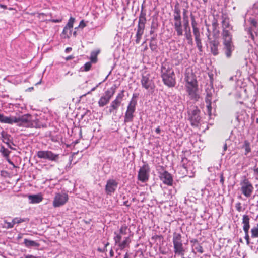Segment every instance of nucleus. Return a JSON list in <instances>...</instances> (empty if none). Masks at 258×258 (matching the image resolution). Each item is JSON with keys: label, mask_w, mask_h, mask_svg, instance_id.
I'll return each mask as SVG.
<instances>
[{"label": "nucleus", "mask_w": 258, "mask_h": 258, "mask_svg": "<svg viewBox=\"0 0 258 258\" xmlns=\"http://www.w3.org/2000/svg\"><path fill=\"white\" fill-rule=\"evenodd\" d=\"M68 197L66 194L58 193L56 194L54 198L53 206L54 207H58L63 205L68 201Z\"/></svg>", "instance_id": "11"}, {"label": "nucleus", "mask_w": 258, "mask_h": 258, "mask_svg": "<svg viewBox=\"0 0 258 258\" xmlns=\"http://www.w3.org/2000/svg\"><path fill=\"white\" fill-rule=\"evenodd\" d=\"M161 74L164 84L169 87H173L175 85V74L171 64L167 62L162 63Z\"/></svg>", "instance_id": "2"}, {"label": "nucleus", "mask_w": 258, "mask_h": 258, "mask_svg": "<svg viewBox=\"0 0 258 258\" xmlns=\"http://www.w3.org/2000/svg\"><path fill=\"white\" fill-rule=\"evenodd\" d=\"M219 45V42L216 39L209 41L211 52L214 55H217L218 54V47Z\"/></svg>", "instance_id": "15"}, {"label": "nucleus", "mask_w": 258, "mask_h": 258, "mask_svg": "<svg viewBox=\"0 0 258 258\" xmlns=\"http://www.w3.org/2000/svg\"><path fill=\"white\" fill-rule=\"evenodd\" d=\"M183 25L184 27L185 31H187V30H189V23L187 19L184 20V23Z\"/></svg>", "instance_id": "49"}, {"label": "nucleus", "mask_w": 258, "mask_h": 258, "mask_svg": "<svg viewBox=\"0 0 258 258\" xmlns=\"http://www.w3.org/2000/svg\"><path fill=\"white\" fill-rule=\"evenodd\" d=\"M0 152L4 157H8L10 151H9L7 149L5 148L4 146H1L0 147Z\"/></svg>", "instance_id": "34"}, {"label": "nucleus", "mask_w": 258, "mask_h": 258, "mask_svg": "<svg viewBox=\"0 0 258 258\" xmlns=\"http://www.w3.org/2000/svg\"><path fill=\"white\" fill-rule=\"evenodd\" d=\"M245 233V237L244 238L246 241L247 244H249L250 243L249 241V236L248 234L249 231H244Z\"/></svg>", "instance_id": "48"}, {"label": "nucleus", "mask_w": 258, "mask_h": 258, "mask_svg": "<svg viewBox=\"0 0 258 258\" xmlns=\"http://www.w3.org/2000/svg\"><path fill=\"white\" fill-rule=\"evenodd\" d=\"M137 101L132 99L127 107V110L124 116V122H131L134 117V113L135 111Z\"/></svg>", "instance_id": "7"}, {"label": "nucleus", "mask_w": 258, "mask_h": 258, "mask_svg": "<svg viewBox=\"0 0 258 258\" xmlns=\"http://www.w3.org/2000/svg\"><path fill=\"white\" fill-rule=\"evenodd\" d=\"M192 246L195 247V249L197 250V252L200 253H203L204 252L203 247L199 243L193 244Z\"/></svg>", "instance_id": "37"}, {"label": "nucleus", "mask_w": 258, "mask_h": 258, "mask_svg": "<svg viewBox=\"0 0 258 258\" xmlns=\"http://www.w3.org/2000/svg\"><path fill=\"white\" fill-rule=\"evenodd\" d=\"M116 88V85H114L105 92L104 95L101 96L98 101V105L100 107H103L109 103L114 94Z\"/></svg>", "instance_id": "6"}, {"label": "nucleus", "mask_w": 258, "mask_h": 258, "mask_svg": "<svg viewBox=\"0 0 258 258\" xmlns=\"http://www.w3.org/2000/svg\"><path fill=\"white\" fill-rule=\"evenodd\" d=\"M218 24L216 21H214L213 22L212 28H213V30L214 32H215L216 30V29L218 27Z\"/></svg>", "instance_id": "51"}, {"label": "nucleus", "mask_w": 258, "mask_h": 258, "mask_svg": "<svg viewBox=\"0 0 258 258\" xmlns=\"http://www.w3.org/2000/svg\"><path fill=\"white\" fill-rule=\"evenodd\" d=\"M174 27L182 26L181 20L174 22Z\"/></svg>", "instance_id": "54"}, {"label": "nucleus", "mask_w": 258, "mask_h": 258, "mask_svg": "<svg viewBox=\"0 0 258 258\" xmlns=\"http://www.w3.org/2000/svg\"><path fill=\"white\" fill-rule=\"evenodd\" d=\"M186 12H187V10L185 9H184L183 12L184 20L187 19V17L186 16Z\"/></svg>", "instance_id": "57"}, {"label": "nucleus", "mask_w": 258, "mask_h": 258, "mask_svg": "<svg viewBox=\"0 0 258 258\" xmlns=\"http://www.w3.org/2000/svg\"><path fill=\"white\" fill-rule=\"evenodd\" d=\"M174 17V21H179L181 20V17Z\"/></svg>", "instance_id": "59"}, {"label": "nucleus", "mask_w": 258, "mask_h": 258, "mask_svg": "<svg viewBox=\"0 0 258 258\" xmlns=\"http://www.w3.org/2000/svg\"><path fill=\"white\" fill-rule=\"evenodd\" d=\"M249 217L248 215H244L242 217L243 229L244 231H249L250 228Z\"/></svg>", "instance_id": "18"}, {"label": "nucleus", "mask_w": 258, "mask_h": 258, "mask_svg": "<svg viewBox=\"0 0 258 258\" xmlns=\"http://www.w3.org/2000/svg\"><path fill=\"white\" fill-rule=\"evenodd\" d=\"M253 172L255 179L258 181V167L254 168Z\"/></svg>", "instance_id": "50"}, {"label": "nucleus", "mask_w": 258, "mask_h": 258, "mask_svg": "<svg viewBox=\"0 0 258 258\" xmlns=\"http://www.w3.org/2000/svg\"><path fill=\"white\" fill-rule=\"evenodd\" d=\"M30 203L37 204L42 201L43 198L40 195H30L28 196Z\"/></svg>", "instance_id": "17"}, {"label": "nucleus", "mask_w": 258, "mask_h": 258, "mask_svg": "<svg viewBox=\"0 0 258 258\" xmlns=\"http://www.w3.org/2000/svg\"><path fill=\"white\" fill-rule=\"evenodd\" d=\"M241 191L246 197H250L253 192L254 188L252 184L245 176L242 178L240 182Z\"/></svg>", "instance_id": "5"}, {"label": "nucleus", "mask_w": 258, "mask_h": 258, "mask_svg": "<svg viewBox=\"0 0 258 258\" xmlns=\"http://www.w3.org/2000/svg\"><path fill=\"white\" fill-rule=\"evenodd\" d=\"M191 21V26L192 29L197 28V23L196 22L195 17L192 14L190 15Z\"/></svg>", "instance_id": "42"}, {"label": "nucleus", "mask_w": 258, "mask_h": 258, "mask_svg": "<svg viewBox=\"0 0 258 258\" xmlns=\"http://www.w3.org/2000/svg\"><path fill=\"white\" fill-rule=\"evenodd\" d=\"M70 29H71L70 28H69V27L67 28V26H66L63 30V32H62L63 34H65V35H67L68 37H69V35H68V31H69L70 32Z\"/></svg>", "instance_id": "53"}, {"label": "nucleus", "mask_w": 258, "mask_h": 258, "mask_svg": "<svg viewBox=\"0 0 258 258\" xmlns=\"http://www.w3.org/2000/svg\"><path fill=\"white\" fill-rule=\"evenodd\" d=\"M38 158L56 161L59 157L58 154H55L50 151H39L37 153Z\"/></svg>", "instance_id": "9"}, {"label": "nucleus", "mask_w": 258, "mask_h": 258, "mask_svg": "<svg viewBox=\"0 0 258 258\" xmlns=\"http://www.w3.org/2000/svg\"><path fill=\"white\" fill-rule=\"evenodd\" d=\"M181 17L180 9L179 7V4L177 3L174 6L173 17Z\"/></svg>", "instance_id": "28"}, {"label": "nucleus", "mask_w": 258, "mask_h": 258, "mask_svg": "<svg viewBox=\"0 0 258 258\" xmlns=\"http://www.w3.org/2000/svg\"><path fill=\"white\" fill-rule=\"evenodd\" d=\"M25 258H38L32 255H27L25 256Z\"/></svg>", "instance_id": "62"}, {"label": "nucleus", "mask_w": 258, "mask_h": 258, "mask_svg": "<svg viewBox=\"0 0 258 258\" xmlns=\"http://www.w3.org/2000/svg\"><path fill=\"white\" fill-rule=\"evenodd\" d=\"M222 39L223 40V50L227 58L231 56L232 52L234 49V46L232 42V35L229 32L228 28L232 29L230 27L229 21L224 19L222 21Z\"/></svg>", "instance_id": "1"}, {"label": "nucleus", "mask_w": 258, "mask_h": 258, "mask_svg": "<svg viewBox=\"0 0 258 258\" xmlns=\"http://www.w3.org/2000/svg\"><path fill=\"white\" fill-rule=\"evenodd\" d=\"M235 207L238 212H241L242 211V207L240 202H238L236 204Z\"/></svg>", "instance_id": "52"}, {"label": "nucleus", "mask_w": 258, "mask_h": 258, "mask_svg": "<svg viewBox=\"0 0 258 258\" xmlns=\"http://www.w3.org/2000/svg\"><path fill=\"white\" fill-rule=\"evenodd\" d=\"M131 241L129 237H125L122 242H120L118 244V246L121 250H122L126 247L129 246Z\"/></svg>", "instance_id": "24"}, {"label": "nucleus", "mask_w": 258, "mask_h": 258, "mask_svg": "<svg viewBox=\"0 0 258 258\" xmlns=\"http://www.w3.org/2000/svg\"><path fill=\"white\" fill-rule=\"evenodd\" d=\"M251 237L252 238H257L258 237V224L256 226H254L251 229Z\"/></svg>", "instance_id": "30"}, {"label": "nucleus", "mask_w": 258, "mask_h": 258, "mask_svg": "<svg viewBox=\"0 0 258 258\" xmlns=\"http://www.w3.org/2000/svg\"><path fill=\"white\" fill-rule=\"evenodd\" d=\"M118 186V182L114 179H109L105 186V191L107 195L113 194Z\"/></svg>", "instance_id": "12"}, {"label": "nucleus", "mask_w": 258, "mask_h": 258, "mask_svg": "<svg viewBox=\"0 0 258 258\" xmlns=\"http://www.w3.org/2000/svg\"><path fill=\"white\" fill-rule=\"evenodd\" d=\"M160 178L164 184L172 185L173 179L171 174L167 171H164L163 173H161Z\"/></svg>", "instance_id": "14"}, {"label": "nucleus", "mask_w": 258, "mask_h": 258, "mask_svg": "<svg viewBox=\"0 0 258 258\" xmlns=\"http://www.w3.org/2000/svg\"><path fill=\"white\" fill-rule=\"evenodd\" d=\"M198 89L196 90H192L188 93V96L190 99L193 100L195 101H197L200 98L199 95L197 93Z\"/></svg>", "instance_id": "26"}, {"label": "nucleus", "mask_w": 258, "mask_h": 258, "mask_svg": "<svg viewBox=\"0 0 258 258\" xmlns=\"http://www.w3.org/2000/svg\"><path fill=\"white\" fill-rule=\"evenodd\" d=\"M1 135L3 138V142L7 144H9L10 141L9 137L10 136L4 131L2 132Z\"/></svg>", "instance_id": "31"}, {"label": "nucleus", "mask_w": 258, "mask_h": 258, "mask_svg": "<svg viewBox=\"0 0 258 258\" xmlns=\"http://www.w3.org/2000/svg\"><path fill=\"white\" fill-rule=\"evenodd\" d=\"M141 84L143 88L147 90L153 89L154 88L153 81L148 73H144L142 75Z\"/></svg>", "instance_id": "10"}, {"label": "nucleus", "mask_w": 258, "mask_h": 258, "mask_svg": "<svg viewBox=\"0 0 258 258\" xmlns=\"http://www.w3.org/2000/svg\"><path fill=\"white\" fill-rule=\"evenodd\" d=\"M173 243L174 252L178 255L183 256L185 250L183 246L181 235L179 233L174 232L173 234Z\"/></svg>", "instance_id": "4"}, {"label": "nucleus", "mask_w": 258, "mask_h": 258, "mask_svg": "<svg viewBox=\"0 0 258 258\" xmlns=\"http://www.w3.org/2000/svg\"><path fill=\"white\" fill-rule=\"evenodd\" d=\"M24 244L25 246L30 247H37L39 246V244L36 242L32 240H30L27 239H24Z\"/></svg>", "instance_id": "27"}, {"label": "nucleus", "mask_w": 258, "mask_h": 258, "mask_svg": "<svg viewBox=\"0 0 258 258\" xmlns=\"http://www.w3.org/2000/svg\"><path fill=\"white\" fill-rule=\"evenodd\" d=\"M101 83H99L97 85H96V87L93 88L90 91L88 92L86 94L83 95V96H85L87 94H89L91 93L92 91H94L95 90L96 88L99 85H100Z\"/></svg>", "instance_id": "55"}, {"label": "nucleus", "mask_w": 258, "mask_h": 258, "mask_svg": "<svg viewBox=\"0 0 258 258\" xmlns=\"http://www.w3.org/2000/svg\"><path fill=\"white\" fill-rule=\"evenodd\" d=\"M85 26H86V24H85L84 21V20L81 21V22H80L79 27L80 28H83Z\"/></svg>", "instance_id": "56"}, {"label": "nucleus", "mask_w": 258, "mask_h": 258, "mask_svg": "<svg viewBox=\"0 0 258 258\" xmlns=\"http://www.w3.org/2000/svg\"><path fill=\"white\" fill-rule=\"evenodd\" d=\"M91 65V62H86L84 66V71L86 72L88 71L90 69Z\"/></svg>", "instance_id": "47"}, {"label": "nucleus", "mask_w": 258, "mask_h": 258, "mask_svg": "<svg viewBox=\"0 0 258 258\" xmlns=\"http://www.w3.org/2000/svg\"><path fill=\"white\" fill-rule=\"evenodd\" d=\"M205 101L207 103V112L209 115L211 114V109H212V106H211V94L208 93L206 98Z\"/></svg>", "instance_id": "22"}, {"label": "nucleus", "mask_w": 258, "mask_h": 258, "mask_svg": "<svg viewBox=\"0 0 258 258\" xmlns=\"http://www.w3.org/2000/svg\"><path fill=\"white\" fill-rule=\"evenodd\" d=\"M150 172V168L148 164H144L138 172V179L142 182H146L149 179Z\"/></svg>", "instance_id": "8"}, {"label": "nucleus", "mask_w": 258, "mask_h": 258, "mask_svg": "<svg viewBox=\"0 0 258 258\" xmlns=\"http://www.w3.org/2000/svg\"><path fill=\"white\" fill-rule=\"evenodd\" d=\"M26 219L21 218H15L13 219V222L14 225L15 224H20L21 223L26 221Z\"/></svg>", "instance_id": "38"}, {"label": "nucleus", "mask_w": 258, "mask_h": 258, "mask_svg": "<svg viewBox=\"0 0 258 258\" xmlns=\"http://www.w3.org/2000/svg\"><path fill=\"white\" fill-rule=\"evenodd\" d=\"M146 22V14L142 12L139 16L138 26L145 27Z\"/></svg>", "instance_id": "25"}, {"label": "nucleus", "mask_w": 258, "mask_h": 258, "mask_svg": "<svg viewBox=\"0 0 258 258\" xmlns=\"http://www.w3.org/2000/svg\"><path fill=\"white\" fill-rule=\"evenodd\" d=\"M127 227L125 226H122L119 229V232L118 234L120 235H125L126 233Z\"/></svg>", "instance_id": "45"}, {"label": "nucleus", "mask_w": 258, "mask_h": 258, "mask_svg": "<svg viewBox=\"0 0 258 258\" xmlns=\"http://www.w3.org/2000/svg\"><path fill=\"white\" fill-rule=\"evenodd\" d=\"M191 242L193 243L194 244H196L197 243H199L198 240L197 239H195L191 240Z\"/></svg>", "instance_id": "64"}, {"label": "nucleus", "mask_w": 258, "mask_h": 258, "mask_svg": "<svg viewBox=\"0 0 258 258\" xmlns=\"http://www.w3.org/2000/svg\"><path fill=\"white\" fill-rule=\"evenodd\" d=\"M193 33L195 39L200 38V34L198 28L193 29Z\"/></svg>", "instance_id": "43"}, {"label": "nucleus", "mask_w": 258, "mask_h": 258, "mask_svg": "<svg viewBox=\"0 0 258 258\" xmlns=\"http://www.w3.org/2000/svg\"><path fill=\"white\" fill-rule=\"evenodd\" d=\"M185 35L186 37V38L189 41V43H192V36L190 33V28H189V30H187V31H185Z\"/></svg>", "instance_id": "35"}, {"label": "nucleus", "mask_w": 258, "mask_h": 258, "mask_svg": "<svg viewBox=\"0 0 258 258\" xmlns=\"http://www.w3.org/2000/svg\"><path fill=\"white\" fill-rule=\"evenodd\" d=\"M186 91L188 92L192 90H197V84H186Z\"/></svg>", "instance_id": "32"}, {"label": "nucleus", "mask_w": 258, "mask_h": 258, "mask_svg": "<svg viewBox=\"0 0 258 258\" xmlns=\"http://www.w3.org/2000/svg\"><path fill=\"white\" fill-rule=\"evenodd\" d=\"M244 149L245 153V154L247 155L248 153L251 151V149L250 147V143L248 141H245L244 143V145L242 147Z\"/></svg>", "instance_id": "29"}, {"label": "nucleus", "mask_w": 258, "mask_h": 258, "mask_svg": "<svg viewBox=\"0 0 258 258\" xmlns=\"http://www.w3.org/2000/svg\"><path fill=\"white\" fill-rule=\"evenodd\" d=\"M14 123H17L20 126L25 127H35L37 128L39 125L36 121L32 120L30 115L27 114L19 117H16V121Z\"/></svg>", "instance_id": "3"}, {"label": "nucleus", "mask_w": 258, "mask_h": 258, "mask_svg": "<svg viewBox=\"0 0 258 258\" xmlns=\"http://www.w3.org/2000/svg\"><path fill=\"white\" fill-rule=\"evenodd\" d=\"M224 179L223 175V174H221L220 182V183H221L223 184L224 183Z\"/></svg>", "instance_id": "60"}, {"label": "nucleus", "mask_w": 258, "mask_h": 258, "mask_svg": "<svg viewBox=\"0 0 258 258\" xmlns=\"http://www.w3.org/2000/svg\"><path fill=\"white\" fill-rule=\"evenodd\" d=\"M145 27L138 26L137 31L136 34V43L139 44L140 42L142 36L144 33Z\"/></svg>", "instance_id": "20"}, {"label": "nucleus", "mask_w": 258, "mask_h": 258, "mask_svg": "<svg viewBox=\"0 0 258 258\" xmlns=\"http://www.w3.org/2000/svg\"><path fill=\"white\" fill-rule=\"evenodd\" d=\"M197 46L200 51H202V44L200 38L195 39Z\"/></svg>", "instance_id": "40"}, {"label": "nucleus", "mask_w": 258, "mask_h": 258, "mask_svg": "<svg viewBox=\"0 0 258 258\" xmlns=\"http://www.w3.org/2000/svg\"><path fill=\"white\" fill-rule=\"evenodd\" d=\"M4 222L5 224L4 227L7 229L12 228L14 227V225L13 221L12 222H9L7 221H5Z\"/></svg>", "instance_id": "46"}, {"label": "nucleus", "mask_w": 258, "mask_h": 258, "mask_svg": "<svg viewBox=\"0 0 258 258\" xmlns=\"http://www.w3.org/2000/svg\"><path fill=\"white\" fill-rule=\"evenodd\" d=\"M145 27L138 26L137 31L136 34V43L139 44L140 42L142 36L144 33Z\"/></svg>", "instance_id": "21"}, {"label": "nucleus", "mask_w": 258, "mask_h": 258, "mask_svg": "<svg viewBox=\"0 0 258 258\" xmlns=\"http://www.w3.org/2000/svg\"><path fill=\"white\" fill-rule=\"evenodd\" d=\"M185 80L186 82V84H197V81L195 79L192 74H186Z\"/></svg>", "instance_id": "23"}, {"label": "nucleus", "mask_w": 258, "mask_h": 258, "mask_svg": "<svg viewBox=\"0 0 258 258\" xmlns=\"http://www.w3.org/2000/svg\"><path fill=\"white\" fill-rule=\"evenodd\" d=\"M99 51H97V52H96V51H93L91 52V57H90V59H91V63H96V61H97V55H98V54L99 53Z\"/></svg>", "instance_id": "33"}, {"label": "nucleus", "mask_w": 258, "mask_h": 258, "mask_svg": "<svg viewBox=\"0 0 258 258\" xmlns=\"http://www.w3.org/2000/svg\"><path fill=\"white\" fill-rule=\"evenodd\" d=\"M75 21V18L73 17H71L70 19L69 20V21L66 25V26H67V28L69 27V28L71 29L73 27V23Z\"/></svg>", "instance_id": "41"}, {"label": "nucleus", "mask_w": 258, "mask_h": 258, "mask_svg": "<svg viewBox=\"0 0 258 258\" xmlns=\"http://www.w3.org/2000/svg\"><path fill=\"white\" fill-rule=\"evenodd\" d=\"M123 92L124 90H122L120 93H118L115 100L121 103L123 97H124Z\"/></svg>", "instance_id": "39"}, {"label": "nucleus", "mask_w": 258, "mask_h": 258, "mask_svg": "<svg viewBox=\"0 0 258 258\" xmlns=\"http://www.w3.org/2000/svg\"><path fill=\"white\" fill-rule=\"evenodd\" d=\"M175 31L177 32V35L179 36L183 35V30L182 26L174 27Z\"/></svg>", "instance_id": "44"}, {"label": "nucleus", "mask_w": 258, "mask_h": 258, "mask_svg": "<svg viewBox=\"0 0 258 258\" xmlns=\"http://www.w3.org/2000/svg\"><path fill=\"white\" fill-rule=\"evenodd\" d=\"M150 46L151 49L153 50L156 48V46L154 45L152 42H150Z\"/></svg>", "instance_id": "61"}, {"label": "nucleus", "mask_w": 258, "mask_h": 258, "mask_svg": "<svg viewBox=\"0 0 258 258\" xmlns=\"http://www.w3.org/2000/svg\"><path fill=\"white\" fill-rule=\"evenodd\" d=\"M120 104L121 103L115 100L112 101L111 105L109 106V112L110 113H114V111H115L116 113Z\"/></svg>", "instance_id": "19"}, {"label": "nucleus", "mask_w": 258, "mask_h": 258, "mask_svg": "<svg viewBox=\"0 0 258 258\" xmlns=\"http://www.w3.org/2000/svg\"><path fill=\"white\" fill-rule=\"evenodd\" d=\"M74 58V57L72 55H70L66 58V60H69Z\"/></svg>", "instance_id": "63"}, {"label": "nucleus", "mask_w": 258, "mask_h": 258, "mask_svg": "<svg viewBox=\"0 0 258 258\" xmlns=\"http://www.w3.org/2000/svg\"><path fill=\"white\" fill-rule=\"evenodd\" d=\"M114 234L115 236L114 237V240L115 242V244H118L120 242V240L121 239L122 235L120 234L117 233V232H114Z\"/></svg>", "instance_id": "36"}, {"label": "nucleus", "mask_w": 258, "mask_h": 258, "mask_svg": "<svg viewBox=\"0 0 258 258\" xmlns=\"http://www.w3.org/2000/svg\"><path fill=\"white\" fill-rule=\"evenodd\" d=\"M200 110L196 107L191 112L190 120L192 125L197 126L201 120L200 116Z\"/></svg>", "instance_id": "13"}, {"label": "nucleus", "mask_w": 258, "mask_h": 258, "mask_svg": "<svg viewBox=\"0 0 258 258\" xmlns=\"http://www.w3.org/2000/svg\"><path fill=\"white\" fill-rule=\"evenodd\" d=\"M16 121V116H6L0 113V122L3 123L13 124Z\"/></svg>", "instance_id": "16"}, {"label": "nucleus", "mask_w": 258, "mask_h": 258, "mask_svg": "<svg viewBox=\"0 0 258 258\" xmlns=\"http://www.w3.org/2000/svg\"><path fill=\"white\" fill-rule=\"evenodd\" d=\"M107 248L104 247L103 249L101 248H98V251H99L100 252H106L107 251Z\"/></svg>", "instance_id": "58"}]
</instances>
